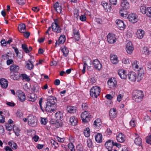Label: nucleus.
Returning <instances> with one entry per match:
<instances>
[{
  "label": "nucleus",
  "instance_id": "obj_49",
  "mask_svg": "<svg viewBox=\"0 0 151 151\" xmlns=\"http://www.w3.org/2000/svg\"><path fill=\"white\" fill-rule=\"evenodd\" d=\"M42 100H43L42 98H40V99L39 103L40 109H41L43 111V112H44L45 111V108H44V107L43 108L42 106Z\"/></svg>",
  "mask_w": 151,
  "mask_h": 151
},
{
  "label": "nucleus",
  "instance_id": "obj_28",
  "mask_svg": "<svg viewBox=\"0 0 151 151\" xmlns=\"http://www.w3.org/2000/svg\"><path fill=\"white\" fill-rule=\"evenodd\" d=\"M144 74V72L143 69H140L139 70L137 78L138 81H139L143 78Z\"/></svg>",
  "mask_w": 151,
  "mask_h": 151
},
{
  "label": "nucleus",
  "instance_id": "obj_16",
  "mask_svg": "<svg viewBox=\"0 0 151 151\" xmlns=\"http://www.w3.org/2000/svg\"><path fill=\"white\" fill-rule=\"evenodd\" d=\"M110 60L111 63L114 64H117L119 62L117 56L114 54H111Z\"/></svg>",
  "mask_w": 151,
  "mask_h": 151
},
{
  "label": "nucleus",
  "instance_id": "obj_43",
  "mask_svg": "<svg viewBox=\"0 0 151 151\" xmlns=\"http://www.w3.org/2000/svg\"><path fill=\"white\" fill-rule=\"evenodd\" d=\"M51 143L52 145V147L55 149H56L59 147L58 144L54 140L51 141Z\"/></svg>",
  "mask_w": 151,
  "mask_h": 151
},
{
  "label": "nucleus",
  "instance_id": "obj_45",
  "mask_svg": "<svg viewBox=\"0 0 151 151\" xmlns=\"http://www.w3.org/2000/svg\"><path fill=\"white\" fill-rule=\"evenodd\" d=\"M143 52L146 55H149L150 51L147 47H145L143 48Z\"/></svg>",
  "mask_w": 151,
  "mask_h": 151
},
{
  "label": "nucleus",
  "instance_id": "obj_2",
  "mask_svg": "<svg viewBox=\"0 0 151 151\" xmlns=\"http://www.w3.org/2000/svg\"><path fill=\"white\" fill-rule=\"evenodd\" d=\"M19 67L18 66L13 64L10 66V76L12 79L13 80H17L20 77V74L18 73Z\"/></svg>",
  "mask_w": 151,
  "mask_h": 151
},
{
  "label": "nucleus",
  "instance_id": "obj_4",
  "mask_svg": "<svg viewBox=\"0 0 151 151\" xmlns=\"http://www.w3.org/2000/svg\"><path fill=\"white\" fill-rule=\"evenodd\" d=\"M28 123V124L32 127H34L37 125V119L35 116L30 114L27 116Z\"/></svg>",
  "mask_w": 151,
  "mask_h": 151
},
{
  "label": "nucleus",
  "instance_id": "obj_48",
  "mask_svg": "<svg viewBox=\"0 0 151 151\" xmlns=\"http://www.w3.org/2000/svg\"><path fill=\"white\" fill-rule=\"evenodd\" d=\"M89 115L87 111H85L84 112L82 113L81 115V119H84L85 117H87Z\"/></svg>",
  "mask_w": 151,
  "mask_h": 151
},
{
  "label": "nucleus",
  "instance_id": "obj_7",
  "mask_svg": "<svg viewBox=\"0 0 151 151\" xmlns=\"http://www.w3.org/2000/svg\"><path fill=\"white\" fill-rule=\"evenodd\" d=\"M108 84L109 88L113 89L116 87L117 82L115 78H110L108 81Z\"/></svg>",
  "mask_w": 151,
  "mask_h": 151
},
{
  "label": "nucleus",
  "instance_id": "obj_18",
  "mask_svg": "<svg viewBox=\"0 0 151 151\" xmlns=\"http://www.w3.org/2000/svg\"><path fill=\"white\" fill-rule=\"evenodd\" d=\"M121 8L128 9L129 7V4L126 0H122L121 2Z\"/></svg>",
  "mask_w": 151,
  "mask_h": 151
},
{
  "label": "nucleus",
  "instance_id": "obj_6",
  "mask_svg": "<svg viewBox=\"0 0 151 151\" xmlns=\"http://www.w3.org/2000/svg\"><path fill=\"white\" fill-rule=\"evenodd\" d=\"M58 20L56 19L54 20V22L51 25V27L53 31L57 33L61 32V29L58 24Z\"/></svg>",
  "mask_w": 151,
  "mask_h": 151
},
{
  "label": "nucleus",
  "instance_id": "obj_41",
  "mask_svg": "<svg viewBox=\"0 0 151 151\" xmlns=\"http://www.w3.org/2000/svg\"><path fill=\"white\" fill-rule=\"evenodd\" d=\"M13 131L16 136H18L19 135L20 130L18 127L16 126H14L13 127Z\"/></svg>",
  "mask_w": 151,
  "mask_h": 151
},
{
  "label": "nucleus",
  "instance_id": "obj_46",
  "mask_svg": "<svg viewBox=\"0 0 151 151\" xmlns=\"http://www.w3.org/2000/svg\"><path fill=\"white\" fill-rule=\"evenodd\" d=\"M146 14L148 17H151V7H149L147 8Z\"/></svg>",
  "mask_w": 151,
  "mask_h": 151
},
{
  "label": "nucleus",
  "instance_id": "obj_26",
  "mask_svg": "<svg viewBox=\"0 0 151 151\" xmlns=\"http://www.w3.org/2000/svg\"><path fill=\"white\" fill-rule=\"evenodd\" d=\"M101 119H96L94 122L93 125L94 127L97 129H99L101 125Z\"/></svg>",
  "mask_w": 151,
  "mask_h": 151
},
{
  "label": "nucleus",
  "instance_id": "obj_52",
  "mask_svg": "<svg viewBox=\"0 0 151 151\" xmlns=\"http://www.w3.org/2000/svg\"><path fill=\"white\" fill-rule=\"evenodd\" d=\"M88 104L86 103H83L82 105V107L83 110H86L88 108Z\"/></svg>",
  "mask_w": 151,
  "mask_h": 151
},
{
  "label": "nucleus",
  "instance_id": "obj_44",
  "mask_svg": "<svg viewBox=\"0 0 151 151\" xmlns=\"http://www.w3.org/2000/svg\"><path fill=\"white\" fill-rule=\"evenodd\" d=\"M21 76L22 77V78L23 79L25 80L26 81H30V79L29 77L25 74H23L21 75Z\"/></svg>",
  "mask_w": 151,
  "mask_h": 151
},
{
  "label": "nucleus",
  "instance_id": "obj_36",
  "mask_svg": "<svg viewBox=\"0 0 151 151\" xmlns=\"http://www.w3.org/2000/svg\"><path fill=\"white\" fill-rule=\"evenodd\" d=\"M132 67L133 69L136 71H139L140 69V68L139 67V66L137 64V62L135 61L133 62L132 64Z\"/></svg>",
  "mask_w": 151,
  "mask_h": 151
},
{
  "label": "nucleus",
  "instance_id": "obj_34",
  "mask_svg": "<svg viewBox=\"0 0 151 151\" xmlns=\"http://www.w3.org/2000/svg\"><path fill=\"white\" fill-rule=\"evenodd\" d=\"M8 144L13 149H16L17 148V144L13 141L9 142Z\"/></svg>",
  "mask_w": 151,
  "mask_h": 151
},
{
  "label": "nucleus",
  "instance_id": "obj_64",
  "mask_svg": "<svg viewBox=\"0 0 151 151\" xmlns=\"http://www.w3.org/2000/svg\"><path fill=\"white\" fill-rule=\"evenodd\" d=\"M56 139L57 140L60 142H63L64 141V139L63 138H60L58 136L56 137Z\"/></svg>",
  "mask_w": 151,
  "mask_h": 151
},
{
  "label": "nucleus",
  "instance_id": "obj_35",
  "mask_svg": "<svg viewBox=\"0 0 151 151\" xmlns=\"http://www.w3.org/2000/svg\"><path fill=\"white\" fill-rule=\"evenodd\" d=\"M65 40V38L64 35H61L59 37L58 39L59 44H63Z\"/></svg>",
  "mask_w": 151,
  "mask_h": 151
},
{
  "label": "nucleus",
  "instance_id": "obj_19",
  "mask_svg": "<svg viewBox=\"0 0 151 151\" xmlns=\"http://www.w3.org/2000/svg\"><path fill=\"white\" fill-rule=\"evenodd\" d=\"M125 136L122 133H120L116 137L117 141L121 143H122L125 141Z\"/></svg>",
  "mask_w": 151,
  "mask_h": 151
},
{
  "label": "nucleus",
  "instance_id": "obj_47",
  "mask_svg": "<svg viewBox=\"0 0 151 151\" xmlns=\"http://www.w3.org/2000/svg\"><path fill=\"white\" fill-rule=\"evenodd\" d=\"M141 12L143 14H146L147 11V8L146 7L144 6H141L140 8Z\"/></svg>",
  "mask_w": 151,
  "mask_h": 151
},
{
  "label": "nucleus",
  "instance_id": "obj_14",
  "mask_svg": "<svg viewBox=\"0 0 151 151\" xmlns=\"http://www.w3.org/2000/svg\"><path fill=\"white\" fill-rule=\"evenodd\" d=\"M134 49L131 42H128L127 45L126 50L128 53H131Z\"/></svg>",
  "mask_w": 151,
  "mask_h": 151
},
{
  "label": "nucleus",
  "instance_id": "obj_61",
  "mask_svg": "<svg viewBox=\"0 0 151 151\" xmlns=\"http://www.w3.org/2000/svg\"><path fill=\"white\" fill-rule=\"evenodd\" d=\"M110 5H116L117 3V0H109Z\"/></svg>",
  "mask_w": 151,
  "mask_h": 151
},
{
  "label": "nucleus",
  "instance_id": "obj_23",
  "mask_svg": "<svg viewBox=\"0 0 151 151\" xmlns=\"http://www.w3.org/2000/svg\"><path fill=\"white\" fill-rule=\"evenodd\" d=\"M0 84L3 88H6L8 86V82L6 79L2 78L0 80Z\"/></svg>",
  "mask_w": 151,
  "mask_h": 151
},
{
  "label": "nucleus",
  "instance_id": "obj_60",
  "mask_svg": "<svg viewBox=\"0 0 151 151\" xmlns=\"http://www.w3.org/2000/svg\"><path fill=\"white\" fill-rule=\"evenodd\" d=\"M6 104L10 106H14L15 105V104L13 102H7L6 103Z\"/></svg>",
  "mask_w": 151,
  "mask_h": 151
},
{
  "label": "nucleus",
  "instance_id": "obj_10",
  "mask_svg": "<svg viewBox=\"0 0 151 151\" xmlns=\"http://www.w3.org/2000/svg\"><path fill=\"white\" fill-rule=\"evenodd\" d=\"M93 64L95 69L97 70H100L102 68V65L98 59L94 60H93Z\"/></svg>",
  "mask_w": 151,
  "mask_h": 151
},
{
  "label": "nucleus",
  "instance_id": "obj_30",
  "mask_svg": "<svg viewBox=\"0 0 151 151\" xmlns=\"http://www.w3.org/2000/svg\"><path fill=\"white\" fill-rule=\"evenodd\" d=\"M26 26L25 24H20L18 27L19 31L21 33H24L25 31Z\"/></svg>",
  "mask_w": 151,
  "mask_h": 151
},
{
  "label": "nucleus",
  "instance_id": "obj_17",
  "mask_svg": "<svg viewBox=\"0 0 151 151\" xmlns=\"http://www.w3.org/2000/svg\"><path fill=\"white\" fill-rule=\"evenodd\" d=\"M116 116V109L113 108L111 109L109 111V116L111 119H113Z\"/></svg>",
  "mask_w": 151,
  "mask_h": 151
},
{
  "label": "nucleus",
  "instance_id": "obj_53",
  "mask_svg": "<svg viewBox=\"0 0 151 151\" xmlns=\"http://www.w3.org/2000/svg\"><path fill=\"white\" fill-rule=\"evenodd\" d=\"M26 2V0H16V2L21 5L24 4Z\"/></svg>",
  "mask_w": 151,
  "mask_h": 151
},
{
  "label": "nucleus",
  "instance_id": "obj_50",
  "mask_svg": "<svg viewBox=\"0 0 151 151\" xmlns=\"http://www.w3.org/2000/svg\"><path fill=\"white\" fill-rule=\"evenodd\" d=\"M40 120L41 124L43 125H45L47 121V119L46 118H41Z\"/></svg>",
  "mask_w": 151,
  "mask_h": 151
},
{
  "label": "nucleus",
  "instance_id": "obj_38",
  "mask_svg": "<svg viewBox=\"0 0 151 151\" xmlns=\"http://www.w3.org/2000/svg\"><path fill=\"white\" fill-rule=\"evenodd\" d=\"M134 142L135 144L141 146L142 145L141 139L139 137L135 138Z\"/></svg>",
  "mask_w": 151,
  "mask_h": 151
},
{
  "label": "nucleus",
  "instance_id": "obj_24",
  "mask_svg": "<svg viewBox=\"0 0 151 151\" xmlns=\"http://www.w3.org/2000/svg\"><path fill=\"white\" fill-rule=\"evenodd\" d=\"M53 7L58 13H60L61 12L62 10V7L58 2H56L54 4Z\"/></svg>",
  "mask_w": 151,
  "mask_h": 151
},
{
  "label": "nucleus",
  "instance_id": "obj_27",
  "mask_svg": "<svg viewBox=\"0 0 151 151\" xmlns=\"http://www.w3.org/2000/svg\"><path fill=\"white\" fill-rule=\"evenodd\" d=\"M128 9L121 8L120 11V13L121 17H126L128 16L127 10Z\"/></svg>",
  "mask_w": 151,
  "mask_h": 151
},
{
  "label": "nucleus",
  "instance_id": "obj_59",
  "mask_svg": "<svg viewBox=\"0 0 151 151\" xmlns=\"http://www.w3.org/2000/svg\"><path fill=\"white\" fill-rule=\"evenodd\" d=\"M123 94H120L117 97V101H119V102H120L122 98V97L123 96Z\"/></svg>",
  "mask_w": 151,
  "mask_h": 151
},
{
  "label": "nucleus",
  "instance_id": "obj_42",
  "mask_svg": "<svg viewBox=\"0 0 151 151\" xmlns=\"http://www.w3.org/2000/svg\"><path fill=\"white\" fill-rule=\"evenodd\" d=\"M22 47L24 51L26 53H29V51L28 50V48L27 45L25 44H22Z\"/></svg>",
  "mask_w": 151,
  "mask_h": 151
},
{
  "label": "nucleus",
  "instance_id": "obj_40",
  "mask_svg": "<svg viewBox=\"0 0 151 151\" xmlns=\"http://www.w3.org/2000/svg\"><path fill=\"white\" fill-rule=\"evenodd\" d=\"M67 110L69 112L74 113L76 111L75 108L74 107L68 106L67 109Z\"/></svg>",
  "mask_w": 151,
  "mask_h": 151
},
{
  "label": "nucleus",
  "instance_id": "obj_54",
  "mask_svg": "<svg viewBox=\"0 0 151 151\" xmlns=\"http://www.w3.org/2000/svg\"><path fill=\"white\" fill-rule=\"evenodd\" d=\"M76 150L78 151H82L83 150L82 146L81 144H78L76 147Z\"/></svg>",
  "mask_w": 151,
  "mask_h": 151
},
{
  "label": "nucleus",
  "instance_id": "obj_13",
  "mask_svg": "<svg viewBox=\"0 0 151 151\" xmlns=\"http://www.w3.org/2000/svg\"><path fill=\"white\" fill-rule=\"evenodd\" d=\"M118 74L122 79H125L127 77V74L125 70L122 69L119 70L118 71Z\"/></svg>",
  "mask_w": 151,
  "mask_h": 151
},
{
  "label": "nucleus",
  "instance_id": "obj_8",
  "mask_svg": "<svg viewBox=\"0 0 151 151\" xmlns=\"http://www.w3.org/2000/svg\"><path fill=\"white\" fill-rule=\"evenodd\" d=\"M127 18L130 22L133 23L136 22L138 20L136 14H129Z\"/></svg>",
  "mask_w": 151,
  "mask_h": 151
},
{
  "label": "nucleus",
  "instance_id": "obj_22",
  "mask_svg": "<svg viewBox=\"0 0 151 151\" xmlns=\"http://www.w3.org/2000/svg\"><path fill=\"white\" fill-rule=\"evenodd\" d=\"M114 141L111 140H109L105 144V147L107 149L112 148L113 146Z\"/></svg>",
  "mask_w": 151,
  "mask_h": 151
},
{
  "label": "nucleus",
  "instance_id": "obj_62",
  "mask_svg": "<svg viewBox=\"0 0 151 151\" xmlns=\"http://www.w3.org/2000/svg\"><path fill=\"white\" fill-rule=\"evenodd\" d=\"M68 147L69 149L70 150L73 149H75L74 146L73 144L72 143H69L68 144Z\"/></svg>",
  "mask_w": 151,
  "mask_h": 151
},
{
  "label": "nucleus",
  "instance_id": "obj_1",
  "mask_svg": "<svg viewBox=\"0 0 151 151\" xmlns=\"http://www.w3.org/2000/svg\"><path fill=\"white\" fill-rule=\"evenodd\" d=\"M47 102L46 105L44 106L45 109L47 112H52L55 110L52 108V106L54 105L57 102L56 98L53 96H50L47 99Z\"/></svg>",
  "mask_w": 151,
  "mask_h": 151
},
{
  "label": "nucleus",
  "instance_id": "obj_29",
  "mask_svg": "<svg viewBox=\"0 0 151 151\" xmlns=\"http://www.w3.org/2000/svg\"><path fill=\"white\" fill-rule=\"evenodd\" d=\"M102 136L101 133H98L95 137L96 141L98 143H100L102 142Z\"/></svg>",
  "mask_w": 151,
  "mask_h": 151
},
{
  "label": "nucleus",
  "instance_id": "obj_20",
  "mask_svg": "<svg viewBox=\"0 0 151 151\" xmlns=\"http://www.w3.org/2000/svg\"><path fill=\"white\" fill-rule=\"evenodd\" d=\"M145 32L141 29H139L136 32V35L137 37L139 39H142L144 36Z\"/></svg>",
  "mask_w": 151,
  "mask_h": 151
},
{
  "label": "nucleus",
  "instance_id": "obj_12",
  "mask_svg": "<svg viewBox=\"0 0 151 151\" xmlns=\"http://www.w3.org/2000/svg\"><path fill=\"white\" fill-rule=\"evenodd\" d=\"M17 93L18 99L19 101L21 102H23L25 100L26 97L24 93L21 91H19Z\"/></svg>",
  "mask_w": 151,
  "mask_h": 151
},
{
  "label": "nucleus",
  "instance_id": "obj_21",
  "mask_svg": "<svg viewBox=\"0 0 151 151\" xmlns=\"http://www.w3.org/2000/svg\"><path fill=\"white\" fill-rule=\"evenodd\" d=\"M37 98V97L35 94H31L27 96V100L32 102H35Z\"/></svg>",
  "mask_w": 151,
  "mask_h": 151
},
{
  "label": "nucleus",
  "instance_id": "obj_39",
  "mask_svg": "<svg viewBox=\"0 0 151 151\" xmlns=\"http://www.w3.org/2000/svg\"><path fill=\"white\" fill-rule=\"evenodd\" d=\"M62 51L64 55L65 56H68L69 53V50L67 47H64L62 49Z\"/></svg>",
  "mask_w": 151,
  "mask_h": 151
},
{
  "label": "nucleus",
  "instance_id": "obj_33",
  "mask_svg": "<svg viewBox=\"0 0 151 151\" xmlns=\"http://www.w3.org/2000/svg\"><path fill=\"white\" fill-rule=\"evenodd\" d=\"M55 117L57 120H60L63 117L62 113L60 111H58L56 113Z\"/></svg>",
  "mask_w": 151,
  "mask_h": 151
},
{
  "label": "nucleus",
  "instance_id": "obj_56",
  "mask_svg": "<svg viewBox=\"0 0 151 151\" xmlns=\"http://www.w3.org/2000/svg\"><path fill=\"white\" fill-rule=\"evenodd\" d=\"M146 142L147 143L150 144L151 145V134L147 137Z\"/></svg>",
  "mask_w": 151,
  "mask_h": 151
},
{
  "label": "nucleus",
  "instance_id": "obj_32",
  "mask_svg": "<svg viewBox=\"0 0 151 151\" xmlns=\"http://www.w3.org/2000/svg\"><path fill=\"white\" fill-rule=\"evenodd\" d=\"M34 65L31 63L30 60H29L27 63L26 67L28 69L31 70L34 67Z\"/></svg>",
  "mask_w": 151,
  "mask_h": 151
},
{
  "label": "nucleus",
  "instance_id": "obj_11",
  "mask_svg": "<svg viewBox=\"0 0 151 151\" xmlns=\"http://www.w3.org/2000/svg\"><path fill=\"white\" fill-rule=\"evenodd\" d=\"M116 22L118 27L120 30H123L125 28L126 25L123 21L120 19H117Z\"/></svg>",
  "mask_w": 151,
  "mask_h": 151
},
{
  "label": "nucleus",
  "instance_id": "obj_15",
  "mask_svg": "<svg viewBox=\"0 0 151 151\" xmlns=\"http://www.w3.org/2000/svg\"><path fill=\"white\" fill-rule=\"evenodd\" d=\"M128 77L130 81H135L137 77L136 74L134 72H129Z\"/></svg>",
  "mask_w": 151,
  "mask_h": 151
},
{
  "label": "nucleus",
  "instance_id": "obj_31",
  "mask_svg": "<svg viewBox=\"0 0 151 151\" xmlns=\"http://www.w3.org/2000/svg\"><path fill=\"white\" fill-rule=\"evenodd\" d=\"M70 122L72 125L75 126L77 124V119L74 116H71L70 118Z\"/></svg>",
  "mask_w": 151,
  "mask_h": 151
},
{
  "label": "nucleus",
  "instance_id": "obj_55",
  "mask_svg": "<svg viewBox=\"0 0 151 151\" xmlns=\"http://www.w3.org/2000/svg\"><path fill=\"white\" fill-rule=\"evenodd\" d=\"M6 128L7 130L8 131H11L13 127V126L9 124H7L6 125Z\"/></svg>",
  "mask_w": 151,
  "mask_h": 151
},
{
  "label": "nucleus",
  "instance_id": "obj_9",
  "mask_svg": "<svg viewBox=\"0 0 151 151\" xmlns=\"http://www.w3.org/2000/svg\"><path fill=\"white\" fill-rule=\"evenodd\" d=\"M107 38L108 42L112 44L116 42V37L114 34H108Z\"/></svg>",
  "mask_w": 151,
  "mask_h": 151
},
{
  "label": "nucleus",
  "instance_id": "obj_3",
  "mask_svg": "<svg viewBox=\"0 0 151 151\" xmlns=\"http://www.w3.org/2000/svg\"><path fill=\"white\" fill-rule=\"evenodd\" d=\"M143 97V92L141 91L135 90L132 93L133 99L136 102L141 101Z\"/></svg>",
  "mask_w": 151,
  "mask_h": 151
},
{
  "label": "nucleus",
  "instance_id": "obj_5",
  "mask_svg": "<svg viewBox=\"0 0 151 151\" xmlns=\"http://www.w3.org/2000/svg\"><path fill=\"white\" fill-rule=\"evenodd\" d=\"M101 91L99 87L97 86H93L90 91V95L92 97L97 98L99 95Z\"/></svg>",
  "mask_w": 151,
  "mask_h": 151
},
{
  "label": "nucleus",
  "instance_id": "obj_37",
  "mask_svg": "<svg viewBox=\"0 0 151 151\" xmlns=\"http://www.w3.org/2000/svg\"><path fill=\"white\" fill-rule=\"evenodd\" d=\"M84 134L85 137H88L90 135V131L88 128H86L84 131Z\"/></svg>",
  "mask_w": 151,
  "mask_h": 151
},
{
  "label": "nucleus",
  "instance_id": "obj_57",
  "mask_svg": "<svg viewBox=\"0 0 151 151\" xmlns=\"http://www.w3.org/2000/svg\"><path fill=\"white\" fill-rule=\"evenodd\" d=\"M122 63L125 64H128L129 63V60L128 59L124 58L122 59Z\"/></svg>",
  "mask_w": 151,
  "mask_h": 151
},
{
  "label": "nucleus",
  "instance_id": "obj_63",
  "mask_svg": "<svg viewBox=\"0 0 151 151\" xmlns=\"http://www.w3.org/2000/svg\"><path fill=\"white\" fill-rule=\"evenodd\" d=\"M80 19L82 21H85L86 20V17L84 15H81L80 17Z\"/></svg>",
  "mask_w": 151,
  "mask_h": 151
},
{
  "label": "nucleus",
  "instance_id": "obj_25",
  "mask_svg": "<svg viewBox=\"0 0 151 151\" xmlns=\"http://www.w3.org/2000/svg\"><path fill=\"white\" fill-rule=\"evenodd\" d=\"M101 5L104 7L106 11L108 12L111 11V6L108 5L107 2L105 1H102L101 3Z\"/></svg>",
  "mask_w": 151,
  "mask_h": 151
},
{
  "label": "nucleus",
  "instance_id": "obj_51",
  "mask_svg": "<svg viewBox=\"0 0 151 151\" xmlns=\"http://www.w3.org/2000/svg\"><path fill=\"white\" fill-rule=\"evenodd\" d=\"M84 119H81L82 121L84 122H87L90 120V116L89 115L87 117H85Z\"/></svg>",
  "mask_w": 151,
  "mask_h": 151
},
{
  "label": "nucleus",
  "instance_id": "obj_58",
  "mask_svg": "<svg viewBox=\"0 0 151 151\" xmlns=\"http://www.w3.org/2000/svg\"><path fill=\"white\" fill-rule=\"evenodd\" d=\"M87 144L88 146L89 147H91L92 146V142L90 139H88L87 141Z\"/></svg>",
  "mask_w": 151,
  "mask_h": 151
}]
</instances>
